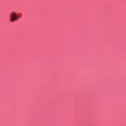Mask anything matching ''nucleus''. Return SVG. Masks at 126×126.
Listing matches in <instances>:
<instances>
[{"label":"nucleus","mask_w":126,"mask_h":126,"mask_svg":"<svg viewBox=\"0 0 126 126\" xmlns=\"http://www.w3.org/2000/svg\"><path fill=\"white\" fill-rule=\"evenodd\" d=\"M18 19V17L17 15L15 13H12L10 16V20L11 21L13 22Z\"/></svg>","instance_id":"obj_1"}]
</instances>
